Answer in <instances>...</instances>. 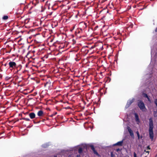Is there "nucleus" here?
<instances>
[{
    "label": "nucleus",
    "instance_id": "1",
    "mask_svg": "<svg viewBox=\"0 0 157 157\" xmlns=\"http://www.w3.org/2000/svg\"><path fill=\"white\" fill-rule=\"evenodd\" d=\"M149 132L150 138L151 140H153L154 137V134L153 131V120L152 118H151L149 119Z\"/></svg>",
    "mask_w": 157,
    "mask_h": 157
},
{
    "label": "nucleus",
    "instance_id": "2",
    "mask_svg": "<svg viewBox=\"0 0 157 157\" xmlns=\"http://www.w3.org/2000/svg\"><path fill=\"white\" fill-rule=\"evenodd\" d=\"M137 105L140 109L142 111L145 112L146 111V108L145 107L144 103L142 101H139L137 103Z\"/></svg>",
    "mask_w": 157,
    "mask_h": 157
},
{
    "label": "nucleus",
    "instance_id": "3",
    "mask_svg": "<svg viewBox=\"0 0 157 157\" xmlns=\"http://www.w3.org/2000/svg\"><path fill=\"white\" fill-rule=\"evenodd\" d=\"M135 100L134 98H133L132 99H130L127 102V103L125 106V109H127L129 106L131 104L134 102V101Z\"/></svg>",
    "mask_w": 157,
    "mask_h": 157
},
{
    "label": "nucleus",
    "instance_id": "4",
    "mask_svg": "<svg viewBox=\"0 0 157 157\" xmlns=\"http://www.w3.org/2000/svg\"><path fill=\"white\" fill-rule=\"evenodd\" d=\"M9 64L10 67L11 68H13L16 66V63L14 62H10L9 63Z\"/></svg>",
    "mask_w": 157,
    "mask_h": 157
},
{
    "label": "nucleus",
    "instance_id": "5",
    "mask_svg": "<svg viewBox=\"0 0 157 157\" xmlns=\"http://www.w3.org/2000/svg\"><path fill=\"white\" fill-rule=\"evenodd\" d=\"M134 115H135L136 121L137 122V123L138 124L140 122V120L138 116L136 113H135Z\"/></svg>",
    "mask_w": 157,
    "mask_h": 157
},
{
    "label": "nucleus",
    "instance_id": "6",
    "mask_svg": "<svg viewBox=\"0 0 157 157\" xmlns=\"http://www.w3.org/2000/svg\"><path fill=\"white\" fill-rule=\"evenodd\" d=\"M127 129H128V131L129 132L130 135L131 136H134L133 133L131 129L129 127H128Z\"/></svg>",
    "mask_w": 157,
    "mask_h": 157
},
{
    "label": "nucleus",
    "instance_id": "7",
    "mask_svg": "<svg viewBox=\"0 0 157 157\" xmlns=\"http://www.w3.org/2000/svg\"><path fill=\"white\" fill-rule=\"evenodd\" d=\"M123 140H122L121 141H119L117 142V143L114 144L113 146H114L116 145H118L120 146H121L122 145V144L123 143Z\"/></svg>",
    "mask_w": 157,
    "mask_h": 157
},
{
    "label": "nucleus",
    "instance_id": "8",
    "mask_svg": "<svg viewBox=\"0 0 157 157\" xmlns=\"http://www.w3.org/2000/svg\"><path fill=\"white\" fill-rule=\"evenodd\" d=\"M143 95L144 97L146 98H147L148 101H149L150 103H151V100H150L149 97L147 96V94L145 93H143Z\"/></svg>",
    "mask_w": 157,
    "mask_h": 157
},
{
    "label": "nucleus",
    "instance_id": "9",
    "mask_svg": "<svg viewBox=\"0 0 157 157\" xmlns=\"http://www.w3.org/2000/svg\"><path fill=\"white\" fill-rule=\"evenodd\" d=\"M29 116L31 119H33L35 117V114L33 113H31L29 114Z\"/></svg>",
    "mask_w": 157,
    "mask_h": 157
},
{
    "label": "nucleus",
    "instance_id": "10",
    "mask_svg": "<svg viewBox=\"0 0 157 157\" xmlns=\"http://www.w3.org/2000/svg\"><path fill=\"white\" fill-rule=\"evenodd\" d=\"M136 133L138 139L139 140L140 139H142L143 138V136H140L138 131H137L136 132Z\"/></svg>",
    "mask_w": 157,
    "mask_h": 157
},
{
    "label": "nucleus",
    "instance_id": "11",
    "mask_svg": "<svg viewBox=\"0 0 157 157\" xmlns=\"http://www.w3.org/2000/svg\"><path fill=\"white\" fill-rule=\"evenodd\" d=\"M43 112L41 110L39 111L37 113V115L39 116H41L43 114Z\"/></svg>",
    "mask_w": 157,
    "mask_h": 157
},
{
    "label": "nucleus",
    "instance_id": "12",
    "mask_svg": "<svg viewBox=\"0 0 157 157\" xmlns=\"http://www.w3.org/2000/svg\"><path fill=\"white\" fill-rule=\"evenodd\" d=\"M91 148V149L94 152V153L95 154L97 155H98V152L95 150V149H94V147L92 146Z\"/></svg>",
    "mask_w": 157,
    "mask_h": 157
},
{
    "label": "nucleus",
    "instance_id": "13",
    "mask_svg": "<svg viewBox=\"0 0 157 157\" xmlns=\"http://www.w3.org/2000/svg\"><path fill=\"white\" fill-rule=\"evenodd\" d=\"M82 151V148L81 147H79V148L78 151L79 153L81 154Z\"/></svg>",
    "mask_w": 157,
    "mask_h": 157
},
{
    "label": "nucleus",
    "instance_id": "14",
    "mask_svg": "<svg viewBox=\"0 0 157 157\" xmlns=\"http://www.w3.org/2000/svg\"><path fill=\"white\" fill-rule=\"evenodd\" d=\"M8 18V17L7 16H4L3 17V19L4 20H6Z\"/></svg>",
    "mask_w": 157,
    "mask_h": 157
},
{
    "label": "nucleus",
    "instance_id": "15",
    "mask_svg": "<svg viewBox=\"0 0 157 157\" xmlns=\"http://www.w3.org/2000/svg\"><path fill=\"white\" fill-rule=\"evenodd\" d=\"M111 157H114L115 156L113 154V152H111Z\"/></svg>",
    "mask_w": 157,
    "mask_h": 157
},
{
    "label": "nucleus",
    "instance_id": "16",
    "mask_svg": "<svg viewBox=\"0 0 157 157\" xmlns=\"http://www.w3.org/2000/svg\"><path fill=\"white\" fill-rule=\"evenodd\" d=\"M154 102L157 107V99H155V100Z\"/></svg>",
    "mask_w": 157,
    "mask_h": 157
},
{
    "label": "nucleus",
    "instance_id": "17",
    "mask_svg": "<svg viewBox=\"0 0 157 157\" xmlns=\"http://www.w3.org/2000/svg\"><path fill=\"white\" fill-rule=\"evenodd\" d=\"M24 119L26 121H30L29 119L28 118H24Z\"/></svg>",
    "mask_w": 157,
    "mask_h": 157
},
{
    "label": "nucleus",
    "instance_id": "18",
    "mask_svg": "<svg viewBox=\"0 0 157 157\" xmlns=\"http://www.w3.org/2000/svg\"><path fill=\"white\" fill-rule=\"evenodd\" d=\"M134 157H137L136 154L135 152L134 153Z\"/></svg>",
    "mask_w": 157,
    "mask_h": 157
},
{
    "label": "nucleus",
    "instance_id": "19",
    "mask_svg": "<svg viewBox=\"0 0 157 157\" xmlns=\"http://www.w3.org/2000/svg\"><path fill=\"white\" fill-rule=\"evenodd\" d=\"M156 112H154V116L155 117H156L157 116V115H155L156 114Z\"/></svg>",
    "mask_w": 157,
    "mask_h": 157
},
{
    "label": "nucleus",
    "instance_id": "20",
    "mask_svg": "<svg viewBox=\"0 0 157 157\" xmlns=\"http://www.w3.org/2000/svg\"><path fill=\"white\" fill-rule=\"evenodd\" d=\"M147 149H150V148L149 147V146H148L147 147Z\"/></svg>",
    "mask_w": 157,
    "mask_h": 157
},
{
    "label": "nucleus",
    "instance_id": "21",
    "mask_svg": "<svg viewBox=\"0 0 157 157\" xmlns=\"http://www.w3.org/2000/svg\"><path fill=\"white\" fill-rule=\"evenodd\" d=\"M43 146L44 147H46L47 146V145L46 146H45V145H43Z\"/></svg>",
    "mask_w": 157,
    "mask_h": 157
},
{
    "label": "nucleus",
    "instance_id": "22",
    "mask_svg": "<svg viewBox=\"0 0 157 157\" xmlns=\"http://www.w3.org/2000/svg\"><path fill=\"white\" fill-rule=\"evenodd\" d=\"M120 149H119V148L117 149V151H120Z\"/></svg>",
    "mask_w": 157,
    "mask_h": 157
},
{
    "label": "nucleus",
    "instance_id": "23",
    "mask_svg": "<svg viewBox=\"0 0 157 157\" xmlns=\"http://www.w3.org/2000/svg\"><path fill=\"white\" fill-rule=\"evenodd\" d=\"M144 151H145V152H147V153H149V151H146V150H144Z\"/></svg>",
    "mask_w": 157,
    "mask_h": 157
},
{
    "label": "nucleus",
    "instance_id": "24",
    "mask_svg": "<svg viewBox=\"0 0 157 157\" xmlns=\"http://www.w3.org/2000/svg\"><path fill=\"white\" fill-rule=\"evenodd\" d=\"M77 157H80V155H77Z\"/></svg>",
    "mask_w": 157,
    "mask_h": 157
},
{
    "label": "nucleus",
    "instance_id": "25",
    "mask_svg": "<svg viewBox=\"0 0 157 157\" xmlns=\"http://www.w3.org/2000/svg\"><path fill=\"white\" fill-rule=\"evenodd\" d=\"M10 78H6V79L7 80H8V79H10Z\"/></svg>",
    "mask_w": 157,
    "mask_h": 157
},
{
    "label": "nucleus",
    "instance_id": "26",
    "mask_svg": "<svg viewBox=\"0 0 157 157\" xmlns=\"http://www.w3.org/2000/svg\"><path fill=\"white\" fill-rule=\"evenodd\" d=\"M155 31L157 32V28L155 29Z\"/></svg>",
    "mask_w": 157,
    "mask_h": 157
},
{
    "label": "nucleus",
    "instance_id": "27",
    "mask_svg": "<svg viewBox=\"0 0 157 157\" xmlns=\"http://www.w3.org/2000/svg\"><path fill=\"white\" fill-rule=\"evenodd\" d=\"M155 31L157 32V28L155 29Z\"/></svg>",
    "mask_w": 157,
    "mask_h": 157
},
{
    "label": "nucleus",
    "instance_id": "28",
    "mask_svg": "<svg viewBox=\"0 0 157 157\" xmlns=\"http://www.w3.org/2000/svg\"><path fill=\"white\" fill-rule=\"evenodd\" d=\"M94 48V47H91V48Z\"/></svg>",
    "mask_w": 157,
    "mask_h": 157
},
{
    "label": "nucleus",
    "instance_id": "29",
    "mask_svg": "<svg viewBox=\"0 0 157 157\" xmlns=\"http://www.w3.org/2000/svg\"><path fill=\"white\" fill-rule=\"evenodd\" d=\"M77 147H79V146H77Z\"/></svg>",
    "mask_w": 157,
    "mask_h": 157
},
{
    "label": "nucleus",
    "instance_id": "30",
    "mask_svg": "<svg viewBox=\"0 0 157 157\" xmlns=\"http://www.w3.org/2000/svg\"><path fill=\"white\" fill-rule=\"evenodd\" d=\"M55 157H57L56 156H55Z\"/></svg>",
    "mask_w": 157,
    "mask_h": 157
}]
</instances>
